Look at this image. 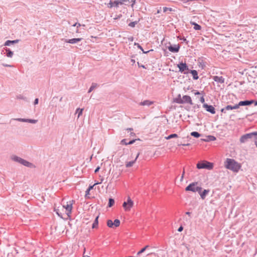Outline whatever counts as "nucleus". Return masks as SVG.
I'll use <instances>...</instances> for the list:
<instances>
[{
	"label": "nucleus",
	"mask_w": 257,
	"mask_h": 257,
	"mask_svg": "<svg viewBox=\"0 0 257 257\" xmlns=\"http://www.w3.org/2000/svg\"><path fill=\"white\" fill-rule=\"evenodd\" d=\"M182 101H183L182 104L189 103L190 105L193 104L192 101V99H191V97L189 95H184L182 97Z\"/></svg>",
	"instance_id": "nucleus-11"
},
{
	"label": "nucleus",
	"mask_w": 257,
	"mask_h": 257,
	"mask_svg": "<svg viewBox=\"0 0 257 257\" xmlns=\"http://www.w3.org/2000/svg\"><path fill=\"white\" fill-rule=\"evenodd\" d=\"M19 41V40L18 39L15 40H7L5 42L4 45L9 46L11 45L17 43Z\"/></svg>",
	"instance_id": "nucleus-18"
},
{
	"label": "nucleus",
	"mask_w": 257,
	"mask_h": 257,
	"mask_svg": "<svg viewBox=\"0 0 257 257\" xmlns=\"http://www.w3.org/2000/svg\"><path fill=\"white\" fill-rule=\"evenodd\" d=\"M13 119L15 120H18V121H21V122H27L28 118H15V119Z\"/></svg>",
	"instance_id": "nucleus-39"
},
{
	"label": "nucleus",
	"mask_w": 257,
	"mask_h": 257,
	"mask_svg": "<svg viewBox=\"0 0 257 257\" xmlns=\"http://www.w3.org/2000/svg\"><path fill=\"white\" fill-rule=\"evenodd\" d=\"M168 49L172 53H177L179 51L180 46L179 44L177 45H170L168 46Z\"/></svg>",
	"instance_id": "nucleus-9"
},
{
	"label": "nucleus",
	"mask_w": 257,
	"mask_h": 257,
	"mask_svg": "<svg viewBox=\"0 0 257 257\" xmlns=\"http://www.w3.org/2000/svg\"><path fill=\"white\" fill-rule=\"evenodd\" d=\"M253 104H254V105L255 106H256V105H257V100H253Z\"/></svg>",
	"instance_id": "nucleus-62"
},
{
	"label": "nucleus",
	"mask_w": 257,
	"mask_h": 257,
	"mask_svg": "<svg viewBox=\"0 0 257 257\" xmlns=\"http://www.w3.org/2000/svg\"><path fill=\"white\" fill-rule=\"evenodd\" d=\"M195 95H200L201 94V93L198 91H196L195 93H194Z\"/></svg>",
	"instance_id": "nucleus-61"
},
{
	"label": "nucleus",
	"mask_w": 257,
	"mask_h": 257,
	"mask_svg": "<svg viewBox=\"0 0 257 257\" xmlns=\"http://www.w3.org/2000/svg\"><path fill=\"white\" fill-rule=\"evenodd\" d=\"M82 38H72L71 39H65V42L70 44H75L81 41Z\"/></svg>",
	"instance_id": "nucleus-15"
},
{
	"label": "nucleus",
	"mask_w": 257,
	"mask_h": 257,
	"mask_svg": "<svg viewBox=\"0 0 257 257\" xmlns=\"http://www.w3.org/2000/svg\"><path fill=\"white\" fill-rule=\"evenodd\" d=\"M200 193H198L199 195H200L201 198L202 199H204L207 196V195L209 192V189H204L203 190H202V191L199 192Z\"/></svg>",
	"instance_id": "nucleus-16"
},
{
	"label": "nucleus",
	"mask_w": 257,
	"mask_h": 257,
	"mask_svg": "<svg viewBox=\"0 0 257 257\" xmlns=\"http://www.w3.org/2000/svg\"><path fill=\"white\" fill-rule=\"evenodd\" d=\"M137 140V139H133L129 142H127L128 145H132Z\"/></svg>",
	"instance_id": "nucleus-51"
},
{
	"label": "nucleus",
	"mask_w": 257,
	"mask_h": 257,
	"mask_svg": "<svg viewBox=\"0 0 257 257\" xmlns=\"http://www.w3.org/2000/svg\"><path fill=\"white\" fill-rule=\"evenodd\" d=\"M22 165H23L25 166L28 167H32L33 166V164L25 160H23V161L22 162Z\"/></svg>",
	"instance_id": "nucleus-28"
},
{
	"label": "nucleus",
	"mask_w": 257,
	"mask_h": 257,
	"mask_svg": "<svg viewBox=\"0 0 257 257\" xmlns=\"http://www.w3.org/2000/svg\"><path fill=\"white\" fill-rule=\"evenodd\" d=\"M56 214L59 216L61 218H63V216H62V214L61 213H60L59 212V209H55V210H54Z\"/></svg>",
	"instance_id": "nucleus-48"
},
{
	"label": "nucleus",
	"mask_w": 257,
	"mask_h": 257,
	"mask_svg": "<svg viewBox=\"0 0 257 257\" xmlns=\"http://www.w3.org/2000/svg\"><path fill=\"white\" fill-rule=\"evenodd\" d=\"M120 144L121 145H127L128 144H127V142H126V139H122L121 141H120Z\"/></svg>",
	"instance_id": "nucleus-45"
},
{
	"label": "nucleus",
	"mask_w": 257,
	"mask_h": 257,
	"mask_svg": "<svg viewBox=\"0 0 257 257\" xmlns=\"http://www.w3.org/2000/svg\"><path fill=\"white\" fill-rule=\"evenodd\" d=\"M96 86H97V84L93 83L92 84L91 86H90V87L89 88V89L88 91V93L91 92L95 87H96Z\"/></svg>",
	"instance_id": "nucleus-36"
},
{
	"label": "nucleus",
	"mask_w": 257,
	"mask_h": 257,
	"mask_svg": "<svg viewBox=\"0 0 257 257\" xmlns=\"http://www.w3.org/2000/svg\"><path fill=\"white\" fill-rule=\"evenodd\" d=\"M107 225L110 228H113L114 226L112 221L110 219H108L107 221Z\"/></svg>",
	"instance_id": "nucleus-37"
},
{
	"label": "nucleus",
	"mask_w": 257,
	"mask_h": 257,
	"mask_svg": "<svg viewBox=\"0 0 257 257\" xmlns=\"http://www.w3.org/2000/svg\"><path fill=\"white\" fill-rule=\"evenodd\" d=\"M149 247V246L148 245H146L143 248H142L138 252V253L137 254V255H140L141 253H143L146 250V249L148 248Z\"/></svg>",
	"instance_id": "nucleus-33"
},
{
	"label": "nucleus",
	"mask_w": 257,
	"mask_h": 257,
	"mask_svg": "<svg viewBox=\"0 0 257 257\" xmlns=\"http://www.w3.org/2000/svg\"><path fill=\"white\" fill-rule=\"evenodd\" d=\"M199 100H200V101L202 103H203V104L204 103H205V98H204V96H202L201 97H200V99H199Z\"/></svg>",
	"instance_id": "nucleus-50"
},
{
	"label": "nucleus",
	"mask_w": 257,
	"mask_h": 257,
	"mask_svg": "<svg viewBox=\"0 0 257 257\" xmlns=\"http://www.w3.org/2000/svg\"><path fill=\"white\" fill-rule=\"evenodd\" d=\"M114 202H115L113 198H109L107 207H112L114 205Z\"/></svg>",
	"instance_id": "nucleus-31"
},
{
	"label": "nucleus",
	"mask_w": 257,
	"mask_h": 257,
	"mask_svg": "<svg viewBox=\"0 0 257 257\" xmlns=\"http://www.w3.org/2000/svg\"><path fill=\"white\" fill-rule=\"evenodd\" d=\"M100 168V167H99V166H98L97 167H96V169H95V170H94V173H97V172L99 171Z\"/></svg>",
	"instance_id": "nucleus-57"
},
{
	"label": "nucleus",
	"mask_w": 257,
	"mask_h": 257,
	"mask_svg": "<svg viewBox=\"0 0 257 257\" xmlns=\"http://www.w3.org/2000/svg\"><path fill=\"white\" fill-rule=\"evenodd\" d=\"M83 110V108H77L75 113L78 114V116H77L78 118H79L82 115Z\"/></svg>",
	"instance_id": "nucleus-32"
},
{
	"label": "nucleus",
	"mask_w": 257,
	"mask_h": 257,
	"mask_svg": "<svg viewBox=\"0 0 257 257\" xmlns=\"http://www.w3.org/2000/svg\"><path fill=\"white\" fill-rule=\"evenodd\" d=\"M100 183L99 182H97V183H95L94 185H90L88 188L86 189V191H85V198L86 199H87V198H89V195L90 194V190L93 189L94 186L96 185V184H99Z\"/></svg>",
	"instance_id": "nucleus-13"
},
{
	"label": "nucleus",
	"mask_w": 257,
	"mask_h": 257,
	"mask_svg": "<svg viewBox=\"0 0 257 257\" xmlns=\"http://www.w3.org/2000/svg\"><path fill=\"white\" fill-rule=\"evenodd\" d=\"M178 39H179L180 40H182V41H183L184 42H186V44H188V42H189V41H187V40H186V39L185 38V37H180V36H179V37H178Z\"/></svg>",
	"instance_id": "nucleus-44"
},
{
	"label": "nucleus",
	"mask_w": 257,
	"mask_h": 257,
	"mask_svg": "<svg viewBox=\"0 0 257 257\" xmlns=\"http://www.w3.org/2000/svg\"><path fill=\"white\" fill-rule=\"evenodd\" d=\"M38 121L37 119H28L27 120V122L31 123H36Z\"/></svg>",
	"instance_id": "nucleus-42"
},
{
	"label": "nucleus",
	"mask_w": 257,
	"mask_h": 257,
	"mask_svg": "<svg viewBox=\"0 0 257 257\" xmlns=\"http://www.w3.org/2000/svg\"><path fill=\"white\" fill-rule=\"evenodd\" d=\"M17 99H23V100H26V97H24V96L21 95V94H19L17 96Z\"/></svg>",
	"instance_id": "nucleus-47"
},
{
	"label": "nucleus",
	"mask_w": 257,
	"mask_h": 257,
	"mask_svg": "<svg viewBox=\"0 0 257 257\" xmlns=\"http://www.w3.org/2000/svg\"><path fill=\"white\" fill-rule=\"evenodd\" d=\"M232 109H233V107H232V105H227L225 107L222 108L221 109V111L222 112H223V113H225L226 112V110H232Z\"/></svg>",
	"instance_id": "nucleus-27"
},
{
	"label": "nucleus",
	"mask_w": 257,
	"mask_h": 257,
	"mask_svg": "<svg viewBox=\"0 0 257 257\" xmlns=\"http://www.w3.org/2000/svg\"><path fill=\"white\" fill-rule=\"evenodd\" d=\"M139 21V20L138 21H136L131 22L130 24H128V26L134 28L135 27V26L138 24Z\"/></svg>",
	"instance_id": "nucleus-38"
},
{
	"label": "nucleus",
	"mask_w": 257,
	"mask_h": 257,
	"mask_svg": "<svg viewBox=\"0 0 257 257\" xmlns=\"http://www.w3.org/2000/svg\"><path fill=\"white\" fill-rule=\"evenodd\" d=\"M128 40H129L130 41H131V42H133V41H134V37H132H132H129V38H128Z\"/></svg>",
	"instance_id": "nucleus-59"
},
{
	"label": "nucleus",
	"mask_w": 257,
	"mask_h": 257,
	"mask_svg": "<svg viewBox=\"0 0 257 257\" xmlns=\"http://www.w3.org/2000/svg\"><path fill=\"white\" fill-rule=\"evenodd\" d=\"M152 104H153V101H150V100H144L143 101H141L139 103V105H143V106H145V105L150 106Z\"/></svg>",
	"instance_id": "nucleus-20"
},
{
	"label": "nucleus",
	"mask_w": 257,
	"mask_h": 257,
	"mask_svg": "<svg viewBox=\"0 0 257 257\" xmlns=\"http://www.w3.org/2000/svg\"><path fill=\"white\" fill-rule=\"evenodd\" d=\"M140 155V153H138L134 161H130L128 162H127V163L125 164V166L127 168H130L134 165V164L135 163L136 161L137 160V158H138L139 156Z\"/></svg>",
	"instance_id": "nucleus-22"
},
{
	"label": "nucleus",
	"mask_w": 257,
	"mask_h": 257,
	"mask_svg": "<svg viewBox=\"0 0 257 257\" xmlns=\"http://www.w3.org/2000/svg\"><path fill=\"white\" fill-rule=\"evenodd\" d=\"M200 104H195V105H194L193 108H194V109H197V108H200Z\"/></svg>",
	"instance_id": "nucleus-55"
},
{
	"label": "nucleus",
	"mask_w": 257,
	"mask_h": 257,
	"mask_svg": "<svg viewBox=\"0 0 257 257\" xmlns=\"http://www.w3.org/2000/svg\"><path fill=\"white\" fill-rule=\"evenodd\" d=\"M113 226L115 227H118L119 226L120 222V220L118 219H115L114 220V222H113Z\"/></svg>",
	"instance_id": "nucleus-34"
},
{
	"label": "nucleus",
	"mask_w": 257,
	"mask_h": 257,
	"mask_svg": "<svg viewBox=\"0 0 257 257\" xmlns=\"http://www.w3.org/2000/svg\"><path fill=\"white\" fill-rule=\"evenodd\" d=\"M134 45L136 46L139 49H140L144 54H148L149 52L151 51H153V49H151L147 51H144L143 47L139 43L136 42L135 43Z\"/></svg>",
	"instance_id": "nucleus-19"
},
{
	"label": "nucleus",
	"mask_w": 257,
	"mask_h": 257,
	"mask_svg": "<svg viewBox=\"0 0 257 257\" xmlns=\"http://www.w3.org/2000/svg\"><path fill=\"white\" fill-rule=\"evenodd\" d=\"M253 99L245 100H243V101H239V105H241V106H248V105H250L253 104Z\"/></svg>",
	"instance_id": "nucleus-12"
},
{
	"label": "nucleus",
	"mask_w": 257,
	"mask_h": 257,
	"mask_svg": "<svg viewBox=\"0 0 257 257\" xmlns=\"http://www.w3.org/2000/svg\"><path fill=\"white\" fill-rule=\"evenodd\" d=\"M130 0H115L114 1V7L116 8L118 7V6L125 5V6H130Z\"/></svg>",
	"instance_id": "nucleus-8"
},
{
	"label": "nucleus",
	"mask_w": 257,
	"mask_h": 257,
	"mask_svg": "<svg viewBox=\"0 0 257 257\" xmlns=\"http://www.w3.org/2000/svg\"><path fill=\"white\" fill-rule=\"evenodd\" d=\"M190 24L192 25V26H194V29L195 30H201V26L197 24L196 22H193V21H190Z\"/></svg>",
	"instance_id": "nucleus-21"
},
{
	"label": "nucleus",
	"mask_w": 257,
	"mask_h": 257,
	"mask_svg": "<svg viewBox=\"0 0 257 257\" xmlns=\"http://www.w3.org/2000/svg\"><path fill=\"white\" fill-rule=\"evenodd\" d=\"M38 103H39V99L38 98H35L34 100V104L36 105V104H38Z\"/></svg>",
	"instance_id": "nucleus-54"
},
{
	"label": "nucleus",
	"mask_w": 257,
	"mask_h": 257,
	"mask_svg": "<svg viewBox=\"0 0 257 257\" xmlns=\"http://www.w3.org/2000/svg\"><path fill=\"white\" fill-rule=\"evenodd\" d=\"M136 0H131L130 2V3H132V4H131V7L132 8H134V5L136 4Z\"/></svg>",
	"instance_id": "nucleus-53"
},
{
	"label": "nucleus",
	"mask_w": 257,
	"mask_h": 257,
	"mask_svg": "<svg viewBox=\"0 0 257 257\" xmlns=\"http://www.w3.org/2000/svg\"><path fill=\"white\" fill-rule=\"evenodd\" d=\"M190 144H178V146H190Z\"/></svg>",
	"instance_id": "nucleus-56"
},
{
	"label": "nucleus",
	"mask_w": 257,
	"mask_h": 257,
	"mask_svg": "<svg viewBox=\"0 0 257 257\" xmlns=\"http://www.w3.org/2000/svg\"><path fill=\"white\" fill-rule=\"evenodd\" d=\"M190 135L196 138H198L201 136V135L197 132H192L190 133Z\"/></svg>",
	"instance_id": "nucleus-30"
},
{
	"label": "nucleus",
	"mask_w": 257,
	"mask_h": 257,
	"mask_svg": "<svg viewBox=\"0 0 257 257\" xmlns=\"http://www.w3.org/2000/svg\"><path fill=\"white\" fill-rule=\"evenodd\" d=\"M199 67H201L202 69H204V68L206 66L205 62H204L203 61H202L201 62H199Z\"/></svg>",
	"instance_id": "nucleus-40"
},
{
	"label": "nucleus",
	"mask_w": 257,
	"mask_h": 257,
	"mask_svg": "<svg viewBox=\"0 0 257 257\" xmlns=\"http://www.w3.org/2000/svg\"><path fill=\"white\" fill-rule=\"evenodd\" d=\"M73 202H74L73 200L70 201L69 202H67L66 205H63V208H64L67 211L66 214L68 217H70L72 212Z\"/></svg>",
	"instance_id": "nucleus-6"
},
{
	"label": "nucleus",
	"mask_w": 257,
	"mask_h": 257,
	"mask_svg": "<svg viewBox=\"0 0 257 257\" xmlns=\"http://www.w3.org/2000/svg\"><path fill=\"white\" fill-rule=\"evenodd\" d=\"M80 26H81V25L80 23H77V25L76 26L77 28H78V27H79Z\"/></svg>",
	"instance_id": "nucleus-64"
},
{
	"label": "nucleus",
	"mask_w": 257,
	"mask_h": 257,
	"mask_svg": "<svg viewBox=\"0 0 257 257\" xmlns=\"http://www.w3.org/2000/svg\"><path fill=\"white\" fill-rule=\"evenodd\" d=\"M113 7H114V2L110 1L109 3L108 4V7L109 8H111Z\"/></svg>",
	"instance_id": "nucleus-46"
},
{
	"label": "nucleus",
	"mask_w": 257,
	"mask_h": 257,
	"mask_svg": "<svg viewBox=\"0 0 257 257\" xmlns=\"http://www.w3.org/2000/svg\"><path fill=\"white\" fill-rule=\"evenodd\" d=\"M178 137V135L177 134H172L169 135L167 137H166V139L169 140L172 138H175Z\"/></svg>",
	"instance_id": "nucleus-35"
},
{
	"label": "nucleus",
	"mask_w": 257,
	"mask_h": 257,
	"mask_svg": "<svg viewBox=\"0 0 257 257\" xmlns=\"http://www.w3.org/2000/svg\"><path fill=\"white\" fill-rule=\"evenodd\" d=\"M185 169H184V168H183V171L182 174V176H181V179H180V181H183V178H184V176L185 175Z\"/></svg>",
	"instance_id": "nucleus-52"
},
{
	"label": "nucleus",
	"mask_w": 257,
	"mask_h": 257,
	"mask_svg": "<svg viewBox=\"0 0 257 257\" xmlns=\"http://www.w3.org/2000/svg\"><path fill=\"white\" fill-rule=\"evenodd\" d=\"M224 166L226 169L234 172H237L241 167L240 165L235 160L229 158L226 159Z\"/></svg>",
	"instance_id": "nucleus-1"
},
{
	"label": "nucleus",
	"mask_w": 257,
	"mask_h": 257,
	"mask_svg": "<svg viewBox=\"0 0 257 257\" xmlns=\"http://www.w3.org/2000/svg\"><path fill=\"white\" fill-rule=\"evenodd\" d=\"M189 73H191L194 80H197L199 78L198 72L195 70H190Z\"/></svg>",
	"instance_id": "nucleus-17"
},
{
	"label": "nucleus",
	"mask_w": 257,
	"mask_h": 257,
	"mask_svg": "<svg viewBox=\"0 0 257 257\" xmlns=\"http://www.w3.org/2000/svg\"><path fill=\"white\" fill-rule=\"evenodd\" d=\"M202 106L207 112H209L212 114H215L216 112L215 108L212 105H209L207 103H204Z\"/></svg>",
	"instance_id": "nucleus-7"
},
{
	"label": "nucleus",
	"mask_w": 257,
	"mask_h": 257,
	"mask_svg": "<svg viewBox=\"0 0 257 257\" xmlns=\"http://www.w3.org/2000/svg\"><path fill=\"white\" fill-rule=\"evenodd\" d=\"M177 67L179 68V71L184 74H188L190 70L188 65L185 62L184 63L182 61L177 64Z\"/></svg>",
	"instance_id": "nucleus-4"
},
{
	"label": "nucleus",
	"mask_w": 257,
	"mask_h": 257,
	"mask_svg": "<svg viewBox=\"0 0 257 257\" xmlns=\"http://www.w3.org/2000/svg\"><path fill=\"white\" fill-rule=\"evenodd\" d=\"M3 66H5V67H12L11 65H9V64H3Z\"/></svg>",
	"instance_id": "nucleus-63"
},
{
	"label": "nucleus",
	"mask_w": 257,
	"mask_h": 257,
	"mask_svg": "<svg viewBox=\"0 0 257 257\" xmlns=\"http://www.w3.org/2000/svg\"><path fill=\"white\" fill-rule=\"evenodd\" d=\"M240 106H241V105H239V102L237 104H236L235 105L232 106L233 109H238Z\"/></svg>",
	"instance_id": "nucleus-49"
},
{
	"label": "nucleus",
	"mask_w": 257,
	"mask_h": 257,
	"mask_svg": "<svg viewBox=\"0 0 257 257\" xmlns=\"http://www.w3.org/2000/svg\"><path fill=\"white\" fill-rule=\"evenodd\" d=\"M183 230V227L182 226H180L178 229V231L181 232Z\"/></svg>",
	"instance_id": "nucleus-58"
},
{
	"label": "nucleus",
	"mask_w": 257,
	"mask_h": 257,
	"mask_svg": "<svg viewBox=\"0 0 257 257\" xmlns=\"http://www.w3.org/2000/svg\"><path fill=\"white\" fill-rule=\"evenodd\" d=\"M99 215L97 216L92 224V228H95L98 226Z\"/></svg>",
	"instance_id": "nucleus-29"
},
{
	"label": "nucleus",
	"mask_w": 257,
	"mask_h": 257,
	"mask_svg": "<svg viewBox=\"0 0 257 257\" xmlns=\"http://www.w3.org/2000/svg\"><path fill=\"white\" fill-rule=\"evenodd\" d=\"M252 139V137L251 136V133L246 134L245 135H242L240 138V142L241 143H244L246 142L248 139Z\"/></svg>",
	"instance_id": "nucleus-10"
},
{
	"label": "nucleus",
	"mask_w": 257,
	"mask_h": 257,
	"mask_svg": "<svg viewBox=\"0 0 257 257\" xmlns=\"http://www.w3.org/2000/svg\"><path fill=\"white\" fill-rule=\"evenodd\" d=\"M216 140V138L214 136L209 135V136H206V139H203V140L205 142H210V141H215Z\"/></svg>",
	"instance_id": "nucleus-24"
},
{
	"label": "nucleus",
	"mask_w": 257,
	"mask_h": 257,
	"mask_svg": "<svg viewBox=\"0 0 257 257\" xmlns=\"http://www.w3.org/2000/svg\"><path fill=\"white\" fill-rule=\"evenodd\" d=\"M213 80L219 83H223L225 81V79L222 76H214L212 77Z\"/></svg>",
	"instance_id": "nucleus-14"
},
{
	"label": "nucleus",
	"mask_w": 257,
	"mask_h": 257,
	"mask_svg": "<svg viewBox=\"0 0 257 257\" xmlns=\"http://www.w3.org/2000/svg\"><path fill=\"white\" fill-rule=\"evenodd\" d=\"M251 134L252 137V139H254L255 140H257V131L251 132Z\"/></svg>",
	"instance_id": "nucleus-41"
},
{
	"label": "nucleus",
	"mask_w": 257,
	"mask_h": 257,
	"mask_svg": "<svg viewBox=\"0 0 257 257\" xmlns=\"http://www.w3.org/2000/svg\"><path fill=\"white\" fill-rule=\"evenodd\" d=\"M172 12L173 11V9L171 8L164 7L163 8V12L166 13L167 11Z\"/></svg>",
	"instance_id": "nucleus-43"
},
{
	"label": "nucleus",
	"mask_w": 257,
	"mask_h": 257,
	"mask_svg": "<svg viewBox=\"0 0 257 257\" xmlns=\"http://www.w3.org/2000/svg\"><path fill=\"white\" fill-rule=\"evenodd\" d=\"M202 188L200 185H199L198 182H194L189 184L186 188V191H191L193 193H200L199 192L202 191Z\"/></svg>",
	"instance_id": "nucleus-2"
},
{
	"label": "nucleus",
	"mask_w": 257,
	"mask_h": 257,
	"mask_svg": "<svg viewBox=\"0 0 257 257\" xmlns=\"http://www.w3.org/2000/svg\"><path fill=\"white\" fill-rule=\"evenodd\" d=\"M173 101L178 104H182L183 101L181 95L179 94L177 97L174 99Z\"/></svg>",
	"instance_id": "nucleus-25"
},
{
	"label": "nucleus",
	"mask_w": 257,
	"mask_h": 257,
	"mask_svg": "<svg viewBox=\"0 0 257 257\" xmlns=\"http://www.w3.org/2000/svg\"><path fill=\"white\" fill-rule=\"evenodd\" d=\"M6 55L8 57L12 58L13 56V52L9 48H6Z\"/></svg>",
	"instance_id": "nucleus-26"
},
{
	"label": "nucleus",
	"mask_w": 257,
	"mask_h": 257,
	"mask_svg": "<svg viewBox=\"0 0 257 257\" xmlns=\"http://www.w3.org/2000/svg\"><path fill=\"white\" fill-rule=\"evenodd\" d=\"M12 159L14 161L18 162L21 164H22V162L24 160L23 159H22L18 156H13Z\"/></svg>",
	"instance_id": "nucleus-23"
},
{
	"label": "nucleus",
	"mask_w": 257,
	"mask_h": 257,
	"mask_svg": "<svg viewBox=\"0 0 257 257\" xmlns=\"http://www.w3.org/2000/svg\"><path fill=\"white\" fill-rule=\"evenodd\" d=\"M181 2H182L183 3L186 4L188 3V2H190L189 0H181Z\"/></svg>",
	"instance_id": "nucleus-60"
},
{
	"label": "nucleus",
	"mask_w": 257,
	"mask_h": 257,
	"mask_svg": "<svg viewBox=\"0 0 257 257\" xmlns=\"http://www.w3.org/2000/svg\"><path fill=\"white\" fill-rule=\"evenodd\" d=\"M134 202L130 197H128L127 201L123 202L122 207L126 211H130L133 206Z\"/></svg>",
	"instance_id": "nucleus-5"
},
{
	"label": "nucleus",
	"mask_w": 257,
	"mask_h": 257,
	"mask_svg": "<svg viewBox=\"0 0 257 257\" xmlns=\"http://www.w3.org/2000/svg\"><path fill=\"white\" fill-rule=\"evenodd\" d=\"M196 167L198 169H205L210 170L213 169V164L206 161H200L197 164Z\"/></svg>",
	"instance_id": "nucleus-3"
}]
</instances>
